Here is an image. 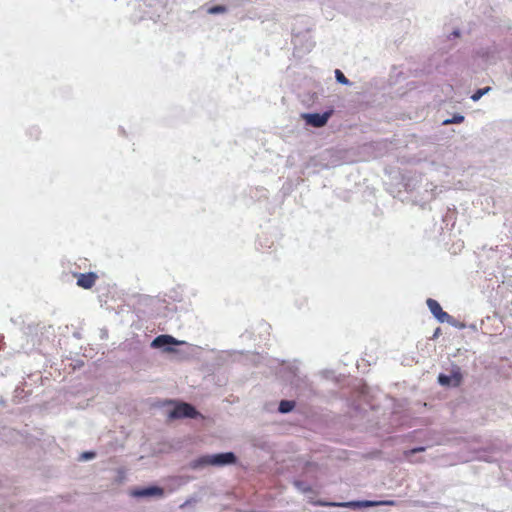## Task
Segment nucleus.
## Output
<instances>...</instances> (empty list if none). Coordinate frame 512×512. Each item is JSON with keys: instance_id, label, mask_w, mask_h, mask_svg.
I'll return each instance as SVG.
<instances>
[{"instance_id": "f257e3e1", "label": "nucleus", "mask_w": 512, "mask_h": 512, "mask_svg": "<svg viewBox=\"0 0 512 512\" xmlns=\"http://www.w3.org/2000/svg\"><path fill=\"white\" fill-rule=\"evenodd\" d=\"M236 456L232 452L206 455L198 460L199 465L225 466L236 463Z\"/></svg>"}, {"instance_id": "f03ea898", "label": "nucleus", "mask_w": 512, "mask_h": 512, "mask_svg": "<svg viewBox=\"0 0 512 512\" xmlns=\"http://www.w3.org/2000/svg\"><path fill=\"white\" fill-rule=\"evenodd\" d=\"M198 414L197 410L191 404L182 402L174 407L169 413V417L172 419L196 418Z\"/></svg>"}, {"instance_id": "7ed1b4c3", "label": "nucleus", "mask_w": 512, "mask_h": 512, "mask_svg": "<svg viewBox=\"0 0 512 512\" xmlns=\"http://www.w3.org/2000/svg\"><path fill=\"white\" fill-rule=\"evenodd\" d=\"M426 304H427L430 312L434 315V317L439 322H441V323L447 322L449 324L455 325L454 318L451 315H449L447 312L443 311L442 307L436 300H434L432 298H428L426 301Z\"/></svg>"}, {"instance_id": "20e7f679", "label": "nucleus", "mask_w": 512, "mask_h": 512, "mask_svg": "<svg viewBox=\"0 0 512 512\" xmlns=\"http://www.w3.org/2000/svg\"><path fill=\"white\" fill-rule=\"evenodd\" d=\"M332 112L327 111L322 114L319 113H304L302 114V118L305 120L307 125L320 128L326 125L329 118L331 117Z\"/></svg>"}, {"instance_id": "39448f33", "label": "nucleus", "mask_w": 512, "mask_h": 512, "mask_svg": "<svg viewBox=\"0 0 512 512\" xmlns=\"http://www.w3.org/2000/svg\"><path fill=\"white\" fill-rule=\"evenodd\" d=\"M438 382L442 386H453L458 387L462 382V374L460 369L456 367L453 369L451 375L440 374L438 376Z\"/></svg>"}, {"instance_id": "423d86ee", "label": "nucleus", "mask_w": 512, "mask_h": 512, "mask_svg": "<svg viewBox=\"0 0 512 512\" xmlns=\"http://www.w3.org/2000/svg\"><path fill=\"white\" fill-rule=\"evenodd\" d=\"M75 276L77 277V285L83 289H91L98 279L97 274L94 272L79 273Z\"/></svg>"}, {"instance_id": "0eeeda50", "label": "nucleus", "mask_w": 512, "mask_h": 512, "mask_svg": "<svg viewBox=\"0 0 512 512\" xmlns=\"http://www.w3.org/2000/svg\"><path fill=\"white\" fill-rule=\"evenodd\" d=\"M182 342L176 340L174 337H172L171 335H166V334H163V335H159L157 336L151 343V347L152 348H162V347H165L166 345H179L181 344Z\"/></svg>"}, {"instance_id": "6e6552de", "label": "nucleus", "mask_w": 512, "mask_h": 512, "mask_svg": "<svg viewBox=\"0 0 512 512\" xmlns=\"http://www.w3.org/2000/svg\"><path fill=\"white\" fill-rule=\"evenodd\" d=\"M164 490L161 487L151 486L133 491L132 495L136 497L163 496Z\"/></svg>"}, {"instance_id": "1a4fd4ad", "label": "nucleus", "mask_w": 512, "mask_h": 512, "mask_svg": "<svg viewBox=\"0 0 512 512\" xmlns=\"http://www.w3.org/2000/svg\"><path fill=\"white\" fill-rule=\"evenodd\" d=\"M295 407L294 401L282 400L279 404V411L281 413H288Z\"/></svg>"}, {"instance_id": "9d476101", "label": "nucleus", "mask_w": 512, "mask_h": 512, "mask_svg": "<svg viewBox=\"0 0 512 512\" xmlns=\"http://www.w3.org/2000/svg\"><path fill=\"white\" fill-rule=\"evenodd\" d=\"M464 121V116L460 114L454 115L451 119H446L443 121V125H449V124H459Z\"/></svg>"}, {"instance_id": "9b49d317", "label": "nucleus", "mask_w": 512, "mask_h": 512, "mask_svg": "<svg viewBox=\"0 0 512 512\" xmlns=\"http://www.w3.org/2000/svg\"><path fill=\"white\" fill-rule=\"evenodd\" d=\"M335 77H336V80L341 84H344V85L350 84L349 80L339 69L335 70Z\"/></svg>"}, {"instance_id": "f8f14e48", "label": "nucleus", "mask_w": 512, "mask_h": 512, "mask_svg": "<svg viewBox=\"0 0 512 512\" xmlns=\"http://www.w3.org/2000/svg\"><path fill=\"white\" fill-rule=\"evenodd\" d=\"M490 90V87H486L483 89H478L472 96L471 99L473 101H478L484 94H486Z\"/></svg>"}, {"instance_id": "ddd939ff", "label": "nucleus", "mask_w": 512, "mask_h": 512, "mask_svg": "<svg viewBox=\"0 0 512 512\" xmlns=\"http://www.w3.org/2000/svg\"><path fill=\"white\" fill-rule=\"evenodd\" d=\"M366 506H374V505H395V502L392 501V500H389V501H380V502H372V501H367L365 503Z\"/></svg>"}, {"instance_id": "4468645a", "label": "nucleus", "mask_w": 512, "mask_h": 512, "mask_svg": "<svg viewBox=\"0 0 512 512\" xmlns=\"http://www.w3.org/2000/svg\"><path fill=\"white\" fill-rule=\"evenodd\" d=\"M225 11H226V7L221 6V5L213 6L209 9V13H211V14L223 13Z\"/></svg>"}, {"instance_id": "2eb2a0df", "label": "nucleus", "mask_w": 512, "mask_h": 512, "mask_svg": "<svg viewBox=\"0 0 512 512\" xmlns=\"http://www.w3.org/2000/svg\"><path fill=\"white\" fill-rule=\"evenodd\" d=\"M326 505H328V506H340V507H352V506H357L358 503H354V502H348V503H327Z\"/></svg>"}, {"instance_id": "dca6fc26", "label": "nucleus", "mask_w": 512, "mask_h": 512, "mask_svg": "<svg viewBox=\"0 0 512 512\" xmlns=\"http://www.w3.org/2000/svg\"><path fill=\"white\" fill-rule=\"evenodd\" d=\"M96 456L95 452H84L81 454L80 459L81 460H89Z\"/></svg>"}, {"instance_id": "f3484780", "label": "nucleus", "mask_w": 512, "mask_h": 512, "mask_svg": "<svg viewBox=\"0 0 512 512\" xmlns=\"http://www.w3.org/2000/svg\"><path fill=\"white\" fill-rule=\"evenodd\" d=\"M424 450H425L424 447L413 448V449H411L409 451H406L405 455L406 456L413 455V454L418 453V452H423Z\"/></svg>"}, {"instance_id": "a211bd4d", "label": "nucleus", "mask_w": 512, "mask_h": 512, "mask_svg": "<svg viewBox=\"0 0 512 512\" xmlns=\"http://www.w3.org/2000/svg\"><path fill=\"white\" fill-rule=\"evenodd\" d=\"M165 351L170 352V351H173V349L168 347V348L165 349Z\"/></svg>"}]
</instances>
